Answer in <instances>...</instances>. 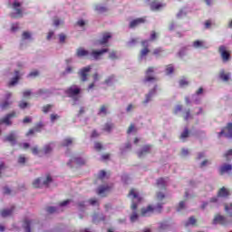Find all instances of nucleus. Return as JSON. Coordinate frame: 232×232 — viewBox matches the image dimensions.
<instances>
[{
	"mask_svg": "<svg viewBox=\"0 0 232 232\" xmlns=\"http://www.w3.org/2000/svg\"><path fill=\"white\" fill-rule=\"evenodd\" d=\"M21 6V3L19 2H14L13 4V8L16 11V15L18 17H23V10H21V8H19Z\"/></svg>",
	"mask_w": 232,
	"mask_h": 232,
	"instance_id": "nucleus-25",
	"label": "nucleus"
},
{
	"mask_svg": "<svg viewBox=\"0 0 232 232\" xmlns=\"http://www.w3.org/2000/svg\"><path fill=\"white\" fill-rule=\"evenodd\" d=\"M15 140H16V137H15V133L14 132H11L9 135L5 136V138L4 139V142H10L12 146H15Z\"/></svg>",
	"mask_w": 232,
	"mask_h": 232,
	"instance_id": "nucleus-18",
	"label": "nucleus"
},
{
	"mask_svg": "<svg viewBox=\"0 0 232 232\" xmlns=\"http://www.w3.org/2000/svg\"><path fill=\"white\" fill-rule=\"evenodd\" d=\"M166 198V195L162 192H158L157 193V199L158 200H164Z\"/></svg>",
	"mask_w": 232,
	"mask_h": 232,
	"instance_id": "nucleus-52",
	"label": "nucleus"
},
{
	"mask_svg": "<svg viewBox=\"0 0 232 232\" xmlns=\"http://www.w3.org/2000/svg\"><path fill=\"white\" fill-rule=\"evenodd\" d=\"M188 137H189V130L185 128L183 132L180 134L179 139L184 140V139H188Z\"/></svg>",
	"mask_w": 232,
	"mask_h": 232,
	"instance_id": "nucleus-35",
	"label": "nucleus"
},
{
	"mask_svg": "<svg viewBox=\"0 0 232 232\" xmlns=\"http://www.w3.org/2000/svg\"><path fill=\"white\" fill-rule=\"evenodd\" d=\"M110 39H111V34L110 33H105L102 35V38L99 41V44H107L108 41H110Z\"/></svg>",
	"mask_w": 232,
	"mask_h": 232,
	"instance_id": "nucleus-24",
	"label": "nucleus"
},
{
	"mask_svg": "<svg viewBox=\"0 0 232 232\" xmlns=\"http://www.w3.org/2000/svg\"><path fill=\"white\" fill-rule=\"evenodd\" d=\"M111 190V187L110 186H101L98 188V195H104V193H108Z\"/></svg>",
	"mask_w": 232,
	"mask_h": 232,
	"instance_id": "nucleus-28",
	"label": "nucleus"
},
{
	"mask_svg": "<svg viewBox=\"0 0 232 232\" xmlns=\"http://www.w3.org/2000/svg\"><path fill=\"white\" fill-rule=\"evenodd\" d=\"M53 148H52V146H50V145H45L44 147V155H48V153H52V151H53Z\"/></svg>",
	"mask_w": 232,
	"mask_h": 232,
	"instance_id": "nucleus-43",
	"label": "nucleus"
},
{
	"mask_svg": "<svg viewBox=\"0 0 232 232\" xmlns=\"http://www.w3.org/2000/svg\"><path fill=\"white\" fill-rule=\"evenodd\" d=\"M219 77L222 81H224L225 82H227V81H229V78L231 77V73L229 72H226L225 70H222L219 72Z\"/></svg>",
	"mask_w": 232,
	"mask_h": 232,
	"instance_id": "nucleus-27",
	"label": "nucleus"
},
{
	"mask_svg": "<svg viewBox=\"0 0 232 232\" xmlns=\"http://www.w3.org/2000/svg\"><path fill=\"white\" fill-rule=\"evenodd\" d=\"M162 53H164V48L162 47H157L153 49L151 53L154 57H162Z\"/></svg>",
	"mask_w": 232,
	"mask_h": 232,
	"instance_id": "nucleus-26",
	"label": "nucleus"
},
{
	"mask_svg": "<svg viewBox=\"0 0 232 232\" xmlns=\"http://www.w3.org/2000/svg\"><path fill=\"white\" fill-rule=\"evenodd\" d=\"M111 130H113V123H106L103 127L104 131L110 132Z\"/></svg>",
	"mask_w": 232,
	"mask_h": 232,
	"instance_id": "nucleus-41",
	"label": "nucleus"
},
{
	"mask_svg": "<svg viewBox=\"0 0 232 232\" xmlns=\"http://www.w3.org/2000/svg\"><path fill=\"white\" fill-rule=\"evenodd\" d=\"M46 211L47 213H55V211H57V208H55V207H47Z\"/></svg>",
	"mask_w": 232,
	"mask_h": 232,
	"instance_id": "nucleus-56",
	"label": "nucleus"
},
{
	"mask_svg": "<svg viewBox=\"0 0 232 232\" xmlns=\"http://www.w3.org/2000/svg\"><path fill=\"white\" fill-rule=\"evenodd\" d=\"M90 72H92V66L90 65L83 67L79 71L78 74L80 75L82 82H86V81H88V73H90Z\"/></svg>",
	"mask_w": 232,
	"mask_h": 232,
	"instance_id": "nucleus-10",
	"label": "nucleus"
},
{
	"mask_svg": "<svg viewBox=\"0 0 232 232\" xmlns=\"http://www.w3.org/2000/svg\"><path fill=\"white\" fill-rule=\"evenodd\" d=\"M114 80H115V75H111L107 79H105L104 83L105 84H111Z\"/></svg>",
	"mask_w": 232,
	"mask_h": 232,
	"instance_id": "nucleus-46",
	"label": "nucleus"
},
{
	"mask_svg": "<svg viewBox=\"0 0 232 232\" xmlns=\"http://www.w3.org/2000/svg\"><path fill=\"white\" fill-rule=\"evenodd\" d=\"M15 77H14L8 83L9 87L15 86L17 82H19V79H21V76L19 75V71H15Z\"/></svg>",
	"mask_w": 232,
	"mask_h": 232,
	"instance_id": "nucleus-22",
	"label": "nucleus"
},
{
	"mask_svg": "<svg viewBox=\"0 0 232 232\" xmlns=\"http://www.w3.org/2000/svg\"><path fill=\"white\" fill-rule=\"evenodd\" d=\"M231 169H232V166L230 164H223L219 168V174L224 175L225 173H229V171H231Z\"/></svg>",
	"mask_w": 232,
	"mask_h": 232,
	"instance_id": "nucleus-20",
	"label": "nucleus"
},
{
	"mask_svg": "<svg viewBox=\"0 0 232 232\" xmlns=\"http://www.w3.org/2000/svg\"><path fill=\"white\" fill-rule=\"evenodd\" d=\"M94 148L95 150H97L98 151H101V150H102V144L101 142H96L94 144Z\"/></svg>",
	"mask_w": 232,
	"mask_h": 232,
	"instance_id": "nucleus-58",
	"label": "nucleus"
},
{
	"mask_svg": "<svg viewBox=\"0 0 232 232\" xmlns=\"http://www.w3.org/2000/svg\"><path fill=\"white\" fill-rule=\"evenodd\" d=\"M72 143H73V140H72V138H67L63 140L62 146H63V148H66L68 146H71V144Z\"/></svg>",
	"mask_w": 232,
	"mask_h": 232,
	"instance_id": "nucleus-38",
	"label": "nucleus"
},
{
	"mask_svg": "<svg viewBox=\"0 0 232 232\" xmlns=\"http://www.w3.org/2000/svg\"><path fill=\"white\" fill-rule=\"evenodd\" d=\"M128 197L131 198L132 204L130 206V208L132 209V214L130 217V222H137L139 220V214L137 213V208L138 204L137 202H140L142 200V197L139 195V192L135 188H131L128 194ZM136 200V202H135Z\"/></svg>",
	"mask_w": 232,
	"mask_h": 232,
	"instance_id": "nucleus-1",
	"label": "nucleus"
},
{
	"mask_svg": "<svg viewBox=\"0 0 232 232\" xmlns=\"http://www.w3.org/2000/svg\"><path fill=\"white\" fill-rule=\"evenodd\" d=\"M109 59H111L112 61L119 59V56H117V51L111 52L109 53Z\"/></svg>",
	"mask_w": 232,
	"mask_h": 232,
	"instance_id": "nucleus-44",
	"label": "nucleus"
},
{
	"mask_svg": "<svg viewBox=\"0 0 232 232\" xmlns=\"http://www.w3.org/2000/svg\"><path fill=\"white\" fill-rule=\"evenodd\" d=\"M52 108H53V105H52V104L44 105L42 109V111H44V113H48V111H50V110H52Z\"/></svg>",
	"mask_w": 232,
	"mask_h": 232,
	"instance_id": "nucleus-45",
	"label": "nucleus"
},
{
	"mask_svg": "<svg viewBox=\"0 0 232 232\" xmlns=\"http://www.w3.org/2000/svg\"><path fill=\"white\" fill-rule=\"evenodd\" d=\"M94 10L98 12V14H104L105 12H108V7L102 6L101 5H96Z\"/></svg>",
	"mask_w": 232,
	"mask_h": 232,
	"instance_id": "nucleus-30",
	"label": "nucleus"
},
{
	"mask_svg": "<svg viewBox=\"0 0 232 232\" xmlns=\"http://www.w3.org/2000/svg\"><path fill=\"white\" fill-rule=\"evenodd\" d=\"M153 73H155V67H149L145 72L144 82H153V81H157V77L153 76Z\"/></svg>",
	"mask_w": 232,
	"mask_h": 232,
	"instance_id": "nucleus-7",
	"label": "nucleus"
},
{
	"mask_svg": "<svg viewBox=\"0 0 232 232\" xmlns=\"http://www.w3.org/2000/svg\"><path fill=\"white\" fill-rule=\"evenodd\" d=\"M165 6H166V4L159 2L158 0H153L150 4V8L151 12H160V10H162V8H165Z\"/></svg>",
	"mask_w": 232,
	"mask_h": 232,
	"instance_id": "nucleus-9",
	"label": "nucleus"
},
{
	"mask_svg": "<svg viewBox=\"0 0 232 232\" xmlns=\"http://www.w3.org/2000/svg\"><path fill=\"white\" fill-rule=\"evenodd\" d=\"M98 115H108V105H102Z\"/></svg>",
	"mask_w": 232,
	"mask_h": 232,
	"instance_id": "nucleus-34",
	"label": "nucleus"
},
{
	"mask_svg": "<svg viewBox=\"0 0 232 232\" xmlns=\"http://www.w3.org/2000/svg\"><path fill=\"white\" fill-rule=\"evenodd\" d=\"M156 186L159 189H166L168 183L164 178H160L156 181Z\"/></svg>",
	"mask_w": 232,
	"mask_h": 232,
	"instance_id": "nucleus-16",
	"label": "nucleus"
},
{
	"mask_svg": "<svg viewBox=\"0 0 232 232\" xmlns=\"http://www.w3.org/2000/svg\"><path fill=\"white\" fill-rule=\"evenodd\" d=\"M65 93L68 97L72 99L74 102H77L81 99V88L77 85H71L65 90Z\"/></svg>",
	"mask_w": 232,
	"mask_h": 232,
	"instance_id": "nucleus-2",
	"label": "nucleus"
},
{
	"mask_svg": "<svg viewBox=\"0 0 232 232\" xmlns=\"http://www.w3.org/2000/svg\"><path fill=\"white\" fill-rule=\"evenodd\" d=\"M89 204L91 206H99V201L97 200V198H91L89 199Z\"/></svg>",
	"mask_w": 232,
	"mask_h": 232,
	"instance_id": "nucleus-50",
	"label": "nucleus"
},
{
	"mask_svg": "<svg viewBox=\"0 0 232 232\" xmlns=\"http://www.w3.org/2000/svg\"><path fill=\"white\" fill-rule=\"evenodd\" d=\"M193 46L194 48H208V46H206V43L200 40L194 41Z\"/></svg>",
	"mask_w": 232,
	"mask_h": 232,
	"instance_id": "nucleus-29",
	"label": "nucleus"
},
{
	"mask_svg": "<svg viewBox=\"0 0 232 232\" xmlns=\"http://www.w3.org/2000/svg\"><path fill=\"white\" fill-rule=\"evenodd\" d=\"M34 128L36 133H41L43 131V128H44V123H43V121H39Z\"/></svg>",
	"mask_w": 232,
	"mask_h": 232,
	"instance_id": "nucleus-32",
	"label": "nucleus"
},
{
	"mask_svg": "<svg viewBox=\"0 0 232 232\" xmlns=\"http://www.w3.org/2000/svg\"><path fill=\"white\" fill-rule=\"evenodd\" d=\"M51 182H52V176L47 175L46 179L43 183L41 182V178L34 179L33 182V187L36 188H43V186L48 187V184H50Z\"/></svg>",
	"mask_w": 232,
	"mask_h": 232,
	"instance_id": "nucleus-8",
	"label": "nucleus"
},
{
	"mask_svg": "<svg viewBox=\"0 0 232 232\" xmlns=\"http://www.w3.org/2000/svg\"><path fill=\"white\" fill-rule=\"evenodd\" d=\"M78 208L80 209H84V208H86V203L84 201L79 202L78 203Z\"/></svg>",
	"mask_w": 232,
	"mask_h": 232,
	"instance_id": "nucleus-63",
	"label": "nucleus"
},
{
	"mask_svg": "<svg viewBox=\"0 0 232 232\" xmlns=\"http://www.w3.org/2000/svg\"><path fill=\"white\" fill-rule=\"evenodd\" d=\"M184 121H189V119H193V116L191 115V110L188 109L185 111L183 114Z\"/></svg>",
	"mask_w": 232,
	"mask_h": 232,
	"instance_id": "nucleus-36",
	"label": "nucleus"
},
{
	"mask_svg": "<svg viewBox=\"0 0 232 232\" xmlns=\"http://www.w3.org/2000/svg\"><path fill=\"white\" fill-rule=\"evenodd\" d=\"M157 93V87H154L152 90L149 92L148 94L145 96V100L143 101V104H148L153 99V95Z\"/></svg>",
	"mask_w": 232,
	"mask_h": 232,
	"instance_id": "nucleus-15",
	"label": "nucleus"
},
{
	"mask_svg": "<svg viewBox=\"0 0 232 232\" xmlns=\"http://www.w3.org/2000/svg\"><path fill=\"white\" fill-rule=\"evenodd\" d=\"M151 151V145H145L142 147L141 150L138 152V157L140 159L144 157V155H147V153H150Z\"/></svg>",
	"mask_w": 232,
	"mask_h": 232,
	"instance_id": "nucleus-19",
	"label": "nucleus"
},
{
	"mask_svg": "<svg viewBox=\"0 0 232 232\" xmlns=\"http://www.w3.org/2000/svg\"><path fill=\"white\" fill-rule=\"evenodd\" d=\"M22 37H23V39H30V37H32V35L28 32H24L22 34Z\"/></svg>",
	"mask_w": 232,
	"mask_h": 232,
	"instance_id": "nucleus-60",
	"label": "nucleus"
},
{
	"mask_svg": "<svg viewBox=\"0 0 232 232\" xmlns=\"http://www.w3.org/2000/svg\"><path fill=\"white\" fill-rule=\"evenodd\" d=\"M23 95L26 99V98L30 97V95H32V91H30V90L24 91L23 92Z\"/></svg>",
	"mask_w": 232,
	"mask_h": 232,
	"instance_id": "nucleus-61",
	"label": "nucleus"
},
{
	"mask_svg": "<svg viewBox=\"0 0 232 232\" xmlns=\"http://www.w3.org/2000/svg\"><path fill=\"white\" fill-rule=\"evenodd\" d=\"M59 41H60V43H64V41H66V34H59Z\"/></svg>",
	"mask_w": 232,
	"mask_h": 232,
	"instance_id": "nucleus-57",
	"label": "nucleus"
},
{
	"mask_svg": "<svg viewBox=\"0 0 232 232\" xmlns=\"http://www.w3.org/2000/svg\"><path fill=\"white\" fill-rule=\"evenodd\" d=\"M14 209H15V207H12L10 209H2L0 215L3 218H6V217H10L14 213Z\"/></svg>",
	"mask_w": 232,
	"mask_h": 232,
	"instance_id": "nucleus-23",
	"label": "nucleus"
},
{
	"mask_svg": "<svg viewBox=\"0 0 232 232\" xmlns=\"http://www.w3.org/2000/svg\"><path fill=\"white\" fill-rule=\"evenodd\" d=\"M184 208H186V203L184 201H180L178 206L177 211H182Z\"/></svg>",
	"mask_w": 232,
	"mask_h": 232,
	"instance_id": "nucleus-51",
	"label": "nucleus"
},
{
	"mask_svg": "<svg viewBox=\"0 0 232 232\" xmlns=\"http://www.w3.org/2000/svg\"><path fill=\"white\" fill-rule=\"evenodd\" d=\"M98 179H100V180H103V179H106V172L104 170H101Z\"/></svg>",
	"mask_w": 232,
	"mask_h": 232,
	"instance_id": "nucleus-53",
	"label": "nucleus"
},
{
	"mask_svg": "<svg viewBox=\"0 0 232 232\" xmlns=\"http://www.w3.org/2000/svg\"><path fill=\"white\" fill-rule=\"evenodd\" d=\"M18 164H26V158L23 155L18 157Z\"/></svg>",
	"mask_w": 232,
	"mask_h": 232,
	"instance_id": "nucleus-49",
	"label": "nucleus"
},
{
	"mask_svg": "<svg viewBox=\"0 0 232 232\" xmlns=\"http://www.w3.org/2000/svg\"><path fill=\"white\" fill-rule=\"evenodd\" d=\"M146 23V16L136 18L132 21H130L129 27L130 28H137V26H140V24H144Z\"/></svg>",
	"mask_w": 232,
	"mask_h": 232,
	"instance_id": "nucleus-12",
	"label": "nucleus"
},
{
	"mask_svg": "<svg viewBox=\"0 0 232 232\" xmlns=\"http://www.w3.org/2000/svg\"><path fill=\"white\" fill-rule=\"evenodd\" d=\"M182 110V105H177L174 109V114L177 115Z\"/></svg>",
	"mask_w": 232,
	"mask_h": 232,
	"instance_id": "nucleus-59",
	"label": "nucleus"
},
{
	"mask_svg": "<svg viewBox=\"0 0 232 232\" xmlns=\"http://www.w3.org/2000/svg\"><path fill=\"white\" fill-rule=\"evenodd\" d=\"M30 226H32V221L28 220V219H24V224H23V227L24 229L25 232H32Z\"/></svg>",
	"mask_w": 232,
	"mask_h": 232,
	"instance_id": "nucleus-31",
	"label": "nucleus"
},
{
	"mask_svg": "<svg viewBox=\"0 0 232 232\" xmlns=\"http://www.w3.org/2000/svg\"><path fill=\"white\" fill-rule=\"evenodd\" d=\"M76 55L77 57H85V55H88V51L79 48L77 49Z\"/></svg>",
	"mask_w": 232,
	"mask_h": 232,
	"instance_id": "nucleus-33",
	"label": "nucleus"
},
{
	"mask_svg": "<svg viewBox=\"0 0 232 232\" xmlns=\"http://www.w3.org/2000/svg\"><path fill=\"white\" fill-rule=\"evenodd\" d=\"M108 52H110V49L105 48V49H102V50H94L92 52L91 55L92 57H93V59H101L102 55H104V53H108Z\"/></svg>",
	"mask_w": 232,
	"mask_h": 232,
	"instance_id": "nucleus-13",
	"label": "nucleus"
},
{
	"mask_svg": "<svg viewBox=\"0 0 232 232\" xmlns=\"http://www.w3.org/2000/svg\"><path fill=\"white\" fill-rule=\"evenodd\" d=\"M148 40H142L141 41V46L143 47L140 52V59H144L149 53H150V45L148 44Z\"/></svg>",
	"mask_w": 232,
	"mask_h": 232,
	"instance_id": "nucleus-11",
	"label": "nucleus"
},
{
	"mask_svg": "<svg viewBox=\"0 0 232 232\" xmlns=\"http://www.w3.org/2000/svg\"><path fill=\"white\" fill-rule=\"evenodd\" d=\"M18 106H19V108H21V110H24V108L28 107V102H20Z\"/></svg>",
	"mask_w": 232,
	"mask_h": 232,
	"instance_id": "nucleus-54",
	"label": "nucleus"
},
{
	"mask_svg": "<svg viewBox=\"0 0 232 232\" xmlns=\"http://www.w3.org/2000/svg\"><path fill=\"white\" fill-rule=\"evenodd\" d=\"M15 117H17V113L13 111L0 119V124H5V126H12V119H15Z\"/></svg>",
	"mask_w": 232,
	"mask_h": 232,
	"instance_id": "nucleus-5",
	"label": "nucleus"
},
{
	"mask_svg": "<svg viewBox=\"0 0 232 232\" xmlns=\"http://www.w3.org/2000/svg\"><path fill=\"white\" fill-rule=\"evenodd\" d=\"M39 76V71H33L28 74V77H38Z\"/></svg>",
	"mask_w": 232,
	"mask_h": 232,
	"instance_id": "nucleus-55",
	"label": "nucleus"
},
{
	"mask_svg": "<svg viewBox=\"0 0 232 232\" xmlns=\"http://www.w3.org/2000/svg\"><path fill=\"white\" fill-rule=\"evenodd\" d=\"M224 157L226 159V160H231V158L232 157V149L228 150L225 154H224Z\"/></svg>",
	"mask_w": 232,
	"mask_h": 232,
	"instance_id": "nucleus-47",
	"label": "nucleus"
},
{
	"mask_svg": "<svg viewBox=\"0 0 232 232\" xmlns=\"http://www.w3.org/2000/svg\"><path fill=\"white\" fill-rule=\"evenodd\" d=\"M151 213H162V203H159L156 207L149 205L141 208V217H150Z\"/></svg>",
	"mask_w": 232,
	"mask_h": 232,
	"instance_id": "nucleus-3",
	"label": "nucleus"
},
{
	"mask_svg": "<svg viewBox=\"0 0 232 232\" xmlns=\"http://www.w3.org/2000/svg\"><path fill=\"white\" fill-rule=\"evenodd\" d=\"M174 72H175V68L171 64H169L166 68L167 75H171V73H173Z\"/></svg>",
	"mask_w": 232,
	"mask_h": 232,
	"instance_id": "nucleus-40",
	"label": "nucleus"
},
{
	"mask_svg": "<svg viewBox=\"0 0 232 232\" xmlns=\"http://www.w3.org/2000/svg\"><path fill=\"white\" fill-rule=\"evenodd\" d=\"M213 224H221V226H226V224H227V220H226V217L218 214L213 219Z\"/></svg>",
	"mask_w": 232,
	"mask_h": 232,
	"instance_id": "nucleus-14",
	"label": "nucleus"
},
{
	"mask_svg": "<svg viewBox=\"0 0 232 232\" xmlns=\"http://www.w3.org/2000/svg\"><path fill=\"white\" fill-rule=\"evenodd\" d=\"M223 63H229L231 61V51L227 50L226 45H220L218 50Z\"/></svg>",
	"mask_w": 232,
	"mask_h": 232,
	"instance_id": "nucleus-4",
	"label": "nucleus"
},
{
	"mask_svg": "<svg viewBox=\"0 0 232 232\" xmlns=\"http://www.w3.org/2000/svg\"><path fill=\"white\" fill-rule=\"evenodd\" d=\"M179 82L180 88H184V86H188L189 84V82H188L186 78H182L181 80H179Z\"/></svg>",
	"mask_w": 232,
	"mask_h": 232,
	"instance_id": "nucleus-42",
	"label": "nucleus"
},
{
	"mask_svg": "<svg viewBox=\"0 0 232 232\" xmlns=\"http://www.w3.org/2000/svg\"><path fill=\"white\" fill-rule=\"evenodd\" d=\"M72 72H73V67L69 66L65 69V72H63V75H65V73H72Z\"/></svg>",
	"mask_w": 232,
	"mask_h": 232,
	"instance_id": "nucleus-64",
	"label": "nucleus"
},
{
	"mask_svg": "<svg viewBox=\"0 0 232 232\" xmlns=\"http://www.w3.org/2000/svg\"><path fill=\"white\" fill-rule=\"evenodd\" d=\"M10 104H12V102H8V100H5V102H1L0 108H2V110H6V108H8Z\"/></svg>",
	"mask_w": 232,
	"mask_h": 232,
	"instance_id": "nucleus-39",
	"label": "nucleus"
},
{
	"mask_svg": "<svg viewBox=\"0 0 232 232\" xmlns=\"http://www.w3.org/2000/svg\"><path fill=\"white\" fill-rule=\"evenodd\" d=\"M229 195H230L229 189L226 188V187H222L218 192V197L221 198H227Z\"/></svg>",
	"mask_w": 232,
	"mask_h": 232,
	"instance_id": "nucleus-17",
	"label": "nucleus"
},
{
	"mask_svg": "<svg viewBox=\"0 0 232 232\" xmlns=\"http://www.w3.org/2000/svg\"><path fill=\"white\" fill-rule=\"evenodd\" d=\"M157 32L155 31H151L150 32V41L153 42V41H157Z\"/></svg>",
	"mask_w": 232,
	"mask_h": 232,
	"instance_id": "nucleus-48",
	"label": "nucleus"
},
{
	"mask_svg": "<svg viewBox=\"0 0 232 232\" xmlns=\"http://www.w3.org/2000/svg\"><path fill=\"white\" fill-rule=\"evenodd\" d=\"M72 162H75V164H78L79 166H84L86 164V160L82 158H72L70 162H68V166L72 164Z\"/></svg>",
	"mask_w": 232,
	"mask_h": 232,
	"instance_id": "nucleus-21",
	"label": "nucleus"
},
{
	"mask_svg": "<svg viewBox=\"0 0 232 232\" xmlns=\"http://www.w3.org/2000/svg\"><path fill=\"white\" fill-rule=\"evenodd\" d=\"M189 224L191 226H197V219L195 218V217H190L188 218V221L185 223L186 227H188V226H189Z\"/></svg>",
	"mask_w": 232,
	"mask_h": 232,
	"instance_id": "nucleus-37",
	"label": "nucleus"
},
{
	"mask_svg": "<svg viewBox=\"0 0 232 232\" xmlns=\"http://www.w3.org/2000/svg\"><path fill=\"white\" fill-rule=\"evenodd\" d=\"M222 135H224V137L227 139H232V122L227 123V126L218 133V139H220Z\"/></svg>",
	"mask_w": 232,
	"mask_h": 232,
	"instance_id": "nucleus-6",
	"label": "nucleus"
},
{
	"mask_svg": "<svg viewBox=\"0 0 232 232\" xmlns=\"http://www.w3.org/2000/svg\"><path fill=\"white\" fill-rule=\"evenodd\" d=\"M59 119V115L57 114H51V122H55Z\"/></svg>",
	"mask_w": 232,
	"mask_h": 232,
	"instance_id": "nucleus-62",
	"label": "nucleus"
}]
</instances>
